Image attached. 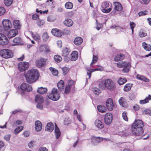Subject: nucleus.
I'll return each mask as SVG.
<instances>
[{
  "label": "nucleus",
  "mask_w": 151,
  "mask_h": 151,
  "mask_svg": "<svg viewBox=\"0 0 151 151\" xmlns=\"http://www.w3.org/2000/svg\"><path fill=\"white\" fill-rule=\"evenodd\" d=\"M143 123L141 120H137L135 121L132 125V133L135 136H140L138 138H142L144 135H142L144 131L143 128Z\"/></svg>",
  "instance_id": "1"
},
{
  "label": "nucleus",
  "mask_w": 151,
  "mask_h": 151,
  "mask_svg": "<svg viewBox=\"0 0 151 151\" xmlns=\"http://www.w3.org/2000/svg\"><path fill=\"white\" fill-rule=\"evenodd\" d=\"M40 74L36 69H32L28 70L25 75L26 81L29 83H32L39 79Z\"/></svg>",
  "instance_id": "2"
},
{
  "label": "nucleus",
  "mask_w": 151,
  "mask_h": 151,
  "mask_svg": "<svg viewBox=\"0 0 151 151\" xmlns=\"http://www.w3.org/2000/svg\"><path fill=\"white\" fill-rule=\"evenodd\" d=\"M0 55L4 58L7 59L12 58L13 53L9 49H4L0 50Z\"/></svg>",
  "instance_id": "3"
},
{
  "label": "nucleus",
  "mask_w": 151,
  "mask_h": 151,
  "mask_svg": "<svg viewBox=\"0 0 151 151\" xmlns=\"http://www.w3.org/2000/svg\"><path fill=\"white\" fill-rule=\"evenodd\" d=\"M105 88L110 91H113L115 88V85L113 81L109 79H106Z\"/></svg>",
  "instance_id": "4"
},
{
  "label": "nucleus",
  "mask_w": 151,
  "mask_h": 151,
  "mask_svg": "<svg viewBox=\"0 0 151 151\" xmlns=\"http://www.w3.org/2000/svg\"><path fill=\"white\" fill-rule=\"evenodd\" d=\"M20 88L22 91L21 93L22 96H23L24 94V91H29L32 90V87L30 85L25 83H23L21 85Z\"/></svg>",
  "instance_id": "5"
},
{
  "label": "nucleus",
  "mask_w": 151,
  "mask_h": 151,
  "mask_svg": "<svg viewBox=\"0 0 151 151\" xmlns=\"http://www.w3.org/2000/svg\"><path fill=\"white\" fill-rule=\"evenodd\" d=\"M29 66L28 62H21L18 64V68L21 72L24 71L28 69Z\"/></svg>",
  "instance_id": "6"
},
{
  "label": "nucleus",
  "mask_w": 151,
  "mask_h": 151,
  "mask_svg": "<svg viewBox=\"0 0 151 151\" xmlns=\"http://www.w3.org/2000/svg\"><path fill=\"white\" fill-rule=\"evenodd\" d=\"M2 22L3 28L5 30H8L10 29L12 26L11 22L9 19H4Z\"/></svg>",
  "instance_id": "7"
},
{
  "label": "nucleus",
  "mask_w": 151,
  "mask_h": 151,
  "mask_svg": "<svg viewBox=\"0 0 151 151\" xmlns=\"http://www.w3.org/2000/svg\"><path fill=\"white\" fill-rule=\"evenodd\" d=\"M9 43V40L7 37L4 34L0 33V45H4Z\"/></svg>",
  "instance_id": "8"
},
{
  "label": "nucleus",
  "mask_w": 151,
  "mask_h": 151,
  "mask_svg": "<svg viewBox=\"0 0 151 151\" xmlns=\"http://www.w3.org/2000/svg\"><path fill=\"white\" fill-rule=\"evenodd\" d=\"M109 3L108 1H105L103 3L101 6L102 7L103 9L102 12L105 13L109 12L111 11V8L106 9L109 7Z\"/></svg>",
  "instance_id": "9"
},
{
  "label": "nucleus",
  "mask_w": 151,
  "mask_h": 151,
  "mask_svg": "<svg viewBox=\"0 0 151 151\" xmlns=\"http://www.w3.org/2000/svg\"><path fill=\"white\" fill-rule=\"evenodd\" d=\"M104 122L107 125L110 124L112 122L113 117L111 114L107 113L106 114L104 117Z\"/></svg>",
  "instance_id": "10"
},
{
  "label": "nucleus",
  "mask_w": 151,
  "mask_h": 151,
  "mask_svg": "<svg viewBox=\"0 0 151 151\" xmlns=\"http://www.w3.org/2000/svg\"><path fill=\"white\" fill-rule=\"evenodd\" d=\"M57 95V88H52L51 93L47 96L49 99L54 101H57L56 98Z\"/></svg>",
  "instance_id": "11"
},
{
  "label": "nucleus",
  "mask_w": 151,
  "mask_h": 151,
  "mask_svg": "<svg viewBox=\"0 0 151 151\" xmlns=\"http://www.w3.org/2000/svg\"><path fill=\"white\" fill-rule=\"evenodd\" d=\"M103 139L102 137L93 136L91 138V144L93 145H97L99 143L101 142Z\"/></svg>",
  "instance_id": "12"
},
{
  "label": "nucleus",
  "mask_w": 151,
  "mask_h": 151,
  "mask_svg": "<svg viewBox=\"0 0 151 151\" xmlns=\"http://www.w3.org/2000/svg\"><path fill=\"white\" fill-rule=\"evenodd\" d=\"M107 108L110 111H112L114 108V105L111 99H108L106 102Z\"/></svg>",
  "instance_id": "13"
},
{
  "label": "nucleus",
  "mask_w": 151,
  "mask_h": 151,
  "mask_svg": "<svg viewBox=\"0 0 151 151\" xmlns=\"http://www.w3.org/2000/svg\"><path fill=\"white\" fill-rule=\"evenodd\" d=\"M18 31L16 29H13L10 30L7 34L9 38H11L16 36L18 34Z\"/></svg>",
  "instance_id": "14"
},
{
  "label": "nucleus",
  "mask_w": 151,
  "mask_h": 151,
  "mask_svg": "<svg viewBox=\"0 0 151 151\" xmlns=\"http://www.w3.org/2000/svg\"><path fill=\"white\" fill-rule=\"evenodd\" d=\"M54 128V126L52 122H48L47 123L45 126V129L48 132H51L53 131Z\"/></svg>",
  "instance_id": "15"
},
{
  "label": "nucleus",
  "mask_w": 151,
  "mask_h": 151,
  "mask_svg": "<svg viewBox=\"0 0 151 151\" xmlns=\"http://www.w3.org/2000/svg\"><path fill=\"white\" fill-rule=\"evenodd\" d=\"M106 80L99 79L97 82L99 88L102 89H105Z\"/></svg>",
  "instance_id": "16"
},
{
  "label": "nucleus",
  "mask_w": 151,
  "mask_h": 151,
  "mask_svg": "<svg viewBox=\"0 0 151 151\" xmlns=\"http://www.w3.org/2000/svg\"><path fill=\"white\" fill-rule=\"evenodd\" d=\"M22 41L21 39L19 37H16L14 39L12 42L14 43H11V45L14 46L17 45H21V42Z\"/></svg>",
  "instance_id": "17"
},
{
  "label": "nucleus",
  "mask_w": 151,
  "mask_h": 151,
  "mask_svg": "<svg viewBox=\"0 0 151 151\" xmlns=\"http://www.w3.org/2000/svg\"><path fill=\"white\" fill-rule=\"evenodd\" d=\"M116 65L118 67L120 68H123L125 67H127L129 65L131 66L130 63H127L124 61L118 62L117 63Z\"/></svg>",
  "instance_id": "18"
},
{
  "label": "nucleus",
  "mask_w": 151,
  "mask_h": 151,
  "mask_svg": "<svg viewBox=\"0 0 151 151\" xmlns=\"http://www.w3.org/2000/svg\"><path fill=\"white\" fill-rule=\"evenodd\" d=\"M114 9L117 11H121L122 10L123 7L122 4L118 2H115L114 3Z\"/></svg>",
  "instance_id": "19"
},
{
  "label": "nucleus",
  "mask_w": 151,
  "mask_h": 151,
  "mask_svg": "<svg viewBox=\"0 0 151 151\" xmlns=\"http://www.w3.org/2000/svg\"><path fill=\"white\" fill-rule=\"evenodd\" d=\"M35 129L36 131H40L42 129V125L41 122L39 121H37L35 122Z\"/></svg>",
  "instance_id": "20"
},
{
  "label": "nucleus",
  "mask_w": 151,
  "mask_h": 151,
  "mask_svg": "<svg viewBox=\"0 0 151 151\" xmlns=\"http://www.w3.org/2000/svg\"><path fill=\"white\" fill-rule=\"evenodd\" d=\"M73 21L70 19H66L63 22V23L66 26L68 27L71 26L73 24Z\"/></svg>",
  "instance_id": "21"
},
{
  "label": "nucleus",
  "mask_w": 151,
  "mask_h": 151,
  "mask_svg": "<svg viewBox=\"0 0 151 151\" xmlns=\"http://www.w3.org/2000/svg\"><path fill=\"white\" fill-rule=\"evenodd\" d=\"M95 125L97 128L101 129L104 127V125L101 121L98 119L95 120Z\"/></svg>",
  "instance_id": "22"
},
{
  "label": "nucleus",
  "mask_w": 151,
  "mask_h": 151,
  "mask_svg": "<svg viewBox=\"0 0 151 151\" xmlns=\"http://www.w3.org/2000/svg\"><path fill=\"white\" fill-rule=\"evenodd\" d=\"M125 57L124 55L122 54H119L114 58V60L116 62H118L123 59Z\"/></svg>",
  "instance_id": "23"
},
{
  "label": "nucleus",
  "mask_w": 151,
  "mask_h": 151,
  "mask_svg": "<svg viewBox=\"0 0 151 151\" xmlns=\"http://www.w3.org/2000/svg\"><path fill=\"white\" fill-rule=\"evenodd\" d=\"M78 54L76 51H73L71 54L70 60L72 61H75L78 58Z\"/></svg>",
  "instance_id": "24"
},
{
  "label": "nucleus",
  "mask_w": 151,
  "mask_h": 151,
  "mask_svg": "<svg viewBox=\"0 0 151 151\" xmlns=\"http://www.w3.org/2000/svg\"><path fill=\"white\" fill-rule=\"evenodd\" d=\"M151 100V96L149 94L144 100H141L139 103L140 104H143L148 102L149 100Z\"/></svg>",
  "instance_id": "25"
},
{
  "label": "nucleus",
  "mask_w": 151,
  "mask_h": 151,
  "mask_svg": "<svg viewBox=\"0 0 151 151\" xmlns=\"http://www.w3.org/2000/svg\"><path fill=\"white\" fill-rule=\"evenodd\" d=\"M87 69V74L88 76V78H90L91 76V73L93 71L96 70H100L99 68H96L95 69H91L89 67L86 68Z\"/></svg>",
  "instance_id": "26"
},
{
  "label": "nucleus",
  "mask_w": 151,
  "mask_h": 151,
  "mask_svg": "<svg viewBox=\"0 0 151 151\" xmlns=\"http://www.w3.org/2000/svg\"><path fill=\"white\" fill-rule=\"evenodd\" d=\"M35 102L37 103H42L43 101L42 96L40 95H36L35 97Z\"/></svg>",
  "instance_id": "27"
},
{
  "label": "nucleus",
  "mask_w": 151,
  "mask_h": 151,
  "mask_svg": "<svg viewBox=\"0 0 151 151\" xmlns=\"http://www.w3.org/2000/svg\"><path fill=\"white\" fill-rule=\"evenodd\" d=\"M136 78L139 80H142L147 82L149 81V80L148 78L142 75L137 74Z\"/></svg>",
  "instance_id": "28"
},
{
  "label": "nucleus",
  "mask_w": 151,
  "mask_h": 151,
  "mask_svg": "<svg viewBox=\"0 0 151 151\" xmlns=\"http://www.w3.org/2000/svg\"><path fill=\"white\" fill-rule=\"evenodd\" d=\"M13 24L14 27L17 29H19L21 27V25L19 20H14L13 21Z\"/></svg>",
  "instance_id": "29"
},
{
  "label": "nucleus",
  "mask_w": 151,
  "mask_h": 151,
  "mask_svg": "<svg viewBox=\"0 0 151 151\" xmlns=\"http://www.w3.org/2000/svg\"><path fill=\"white\" fill-rule=\"evenodd\" d=\"M82 42L83 39L81 37H77L74 41L75 44L77 45H80Z\"/></svg>",
  "instance_id": "30"
},
{
  "label": "nucleus",
  "mask_w": 151,
  "mask_h": 151,
  "mask_svg": "<svg viewBox=\"0 0 151 151\" xmlns=\"http://www.w3.org/2000/svg\"><path fill=\"white\" fill-rule=\"evenodd\" d=\"M64 86V82L63 80H60L59 82L57 83V87L60 91H62L63 89Z\"/></svg>",
  "instance_id": "31"
},
{
  "label": "nucleus",
  "mask_w": 151,
  "mask_h": 151,
  "mask_svg": "<svg viewBox=\"0 0 151 151\" xmlns=\"http://www.w3.org/2000/svg\"><path fill=\"white\" fill-rule=\"evenodd\" d=\"M47 89L46 88H43L40 87L38 88L37 90V92L38 93L41 94H43L47 92Z\"/></svg>",
  "instance_id": "32"
},
{
  "label": "nucleus",
  "mask_w": 151,
  "mask_h": 151,
  "mask_svg": "<svg viewBox=\"0 0 151 151\" xmlns=\"http://www.w3.org/2000/svg\"><path fill=\"white\" fill-rule=\"evenodd\" d=\"M142 46L144 49L146 51H150L151 50V45L149 44L143 42L142 44Z\"/></svg>",
  "instance_id": "33"
},
{
  "label": "nucleus",
  "mask_w": 151,
  "mask_h": 151,
  "mask_svg": "<svg viewBox=\"0 0 151 151\" xmlns=\"http://www.w3.org/2000/svg\"><path fill=\"white\" fill-rule=\"evenodd\" d=\"M97 109L99 112L101 113H104L105 112L106 110L105 107L101 105H98L97 106Z\"/></svg>",
  "instance_id": "34"
},
{
  "label": "nucleus",
  "mask_w": 151,
  "mask_h": 151,
  "mask_svg": "<svg viewBox=\"0 0 151 151\" xmlns=\"http://www.w3.org/2000/svg\"><path fill=\"white\" fill-rule=\"evenodd\" d=\"M127 81V79L125 78H120L118 80L117 82L120 85H122L126 83Z\"/></svg>",
  "instance_id": "35"
},
{
  "label": "nucleus",
  "mask_w": 151,
  "mask_h": 151,
  "mask_svg": "<svg viewBox=\"0 0 151 151\" xmlns=\"http://www.w3.org/2000/svg\"><path fill=\"white\" fill-rule=\"evenodd\" d=\"M130 133V132H128L126 131H123L120 132L119 134L120 136L122 137H126L129 135Z\"/></svg>",
  "instance_id": "36"
},
{
  "label": "nucleus",
  "mask_w": 151,
  "mask_h": 151,
  "mask_svg": "<svg viewBox=\"0 0 151 151\" xmlns=\"http://www.w3.org/2000/svg\"><path fill=\"white\" fill-rule=\"evenodd\" d=\"M125 99L123 97H121L119 100V102L120 105L122 107H124L125 106Z\"/></svg>",
  "instance_id": "37"
},
{
  "label": "nucleus",
  "mask_w": 151,
  "mask_h": 151,
  "mask_svg": "<svg viewBox=\"0 0 151 151\" xmlns=\"http://www.w3.org/2000/svg\"><path fill=\"white\" fill-rule=\"evenodd\" d=\"M98 59V57L97 56L93 55V59L92 62L90 64V66L91 67H93V64L94 63H95L97 61Z\"/></svg>",
  "instance_id": "38"
},
{
  "label": "nucleus",
  "mask_w": 151,
  "mask_h": 151,
  "mask_svg": "<svg viewBox=\"0 0 151 151\" xmlns=\"http://www.w3.org/2000/svg\"><path fill=\"white\" fill-rule=\"evenodd\" d=\"M92 91L95 94L97 95H98L101 92L100 90L96 87L93 88L92 89Z\"/></svg>",
  "instance_id": "39"
},
{
  "label": "nucleus",
  "mask_w": 151,
  "mask_h": 151,
  "mask_svg": "<svg viewBox=\"0 0 151 151\" xmlns=\"http://www.w3.org/2000/svg\"><path fill=\"white\" fill-rule=\"evenodd\" d=\"M131 85L130 83L127 84L124 87V91L126 92L129 91L131 89Z\"/></svg>",
  "instance_id": "40"
},
{
  "label": "nucleus",
  "mask_w": 151,
  "mask_h": 151,
  "mask_svg": "<svg viewBox=\"0 0 151 151\" xmlns=\"http://www.w3.org/2000/svg\"><path fill=\"white\" fill-rule=\"evenodd\" d=\"M23 127L20 126L17 128L14 131V133L15 134H17L23 129Z\"/></svg>",
  "instance_id": "41"
},
{
  "label": "nucleus",
  "mask_w": 151,
  "mask_h": 151,
  "mask_svg": "<svg viewBox=\"0 0 151 151\" xmlns=\"http://www.w3.org/2000/svg\"><path fill=\"white\" fill-rule=\"evenodd\" d=\"M65 7L68 9H70L73 7V5L72 3L68 2L65 3Z\"/></svg>",
  "instance_id": "42"
},
{
  "label": "nucleus",
  "mask_w": 151,
  "mask_h": 151,
  "mask_svg": "<svg viewBox=\"0 0 151 151\" xmlns=\"http://www.w3.org/2000/svg\"><path fill=\"white\" fill-rule=\"evenodd\" d=\"M42 37L43 40L44 42L47 41L49 38V37L47 32L43 33Z\"/></svg>",
  "instance_id": "43"
},
{
  "label": "nucleus",
  "mask_w": 151,
  "mask_h": 151,
  "mask_svg": "<svg viewBox=\"0 0 151 151\" xmlns=\"http://www.w3.org/2000/svg\"><path fill=\"white\" fill-rule=\"evenodd\" d=\"M13 0H5L4 4L7 6H10L12 3Z\"/></svg>",
  "instance_id": "44"
},
{
  "label": "nucleus",
  "mask_w": 151,
  "mask_h": 151,
  "mask_svg": "<svg viewBox=\"0 0 151 151\" xmlns=\"http://www.w3.org/2000/svg\"><path fill=\"white\" fill-rule=\"evenodd\" d=\"M131 66L129 65L127 67H125L123 68L122 70V71L123 73H128L131 67Z\"/></svg>",
  "instance_id": "45"
},
{
  "label": "nucleus",
  "mask_w": 151,
  "mask_h": 151,
  "mask_svg": "<svg viewBox=\"0 0 151 151\" xmlns=\"http://www.w3.org/2000/svg\"><path fill=\"white\" fill-rule=\"evenodd\" d=\"M42 64L39 60H37L35 62L36 65L39 68H41L44 66Z\"/></svg>",
  "instance_id": "46"
},
{
  "label": "nucleus",
  "mask_w": 151,
  "mask_h": 151,
  "mask_svg": "<svg viewBox=\"0 0 151 151\" xmlns=\"http://www.w3.org/2000/svg\"><path fill=\"white\" fill-rule=\"evenodd\" d=\"M64 124L65 125H68L71 124L70 119L69 118H66L64 121Z\"/></svg>",
  "instance_id": "47"
},
{
  "label": "nucleus",
  "mask_w": 151,
  "mask_h": 151,
  "mask_svg": "<svg viewBox=\"0 0 151 151\" xmlns=\"http://www.w3.org/2000/svg\"><path fill=\"white\" fill-rule=\"evenodd\" d=\"M129 25L132 30V33L133 34L134 32V28L135 27L136 24L133 22H129Z\"/></svg>",
  "instance_id": "48"
},
{
  "label": "nucleus",
  "mask_w": 151,
  "mask_h": 151,
  "mask_svg": "<svg viewBox=\"0 0 151 151\" xmlns=\"http://www.w3.org/2000/svg\"><path fill=\"white\" fill-rule=\"evenodd\" d=\"M69 49L67 47L65 48L63 50V54L65 56H66L69 54Z\"/></svg>",
  "instance_id": "49"
},
{
  "label": "nucleus",
  "mask_w": 151,
  "mask_h": 151,
  "mask_svg": "<svg viewBox=\"0 0 151 151\" xmlns=\"http://www.w3.org/2000/svg\"><path fill=\"white\" fill-rule=\"evenodd\" d=\"M49 69L50 71H51L52 74L55 76H57V70H55L54 68L52 67H50L49 68Z\"/></svg>",
  "instance_id": "50"
},
{
  "label": "nucleus",
  "mask_w": 151,
  "mask_h": 151,
  "mask_svg": "<svg viewBox=\"0 0 151 151\" xmlns=\"http://www.w3.org/2000/svg\"><path fill=\"white\" fill-rule=\"evenodd\" d=\"M142 113L144 114H148L151 115V110L149 109H145L142 111Z\"/></svg>",
  "instance_id": "51"
},
{
  "label": "nucleus",
  "mask_w": 151,
  "mask_h": 151,
  "mask_svg": "<svg viewBox=\"0 0 151 151\" xmlns=\"http://www.w3.org/2000/svg\"><path fill=\"white\" fill-rule=\"evenodd\" d=\"M45 21L43 20H39L37 22V24L38 26L40 27L43 25L45 23Z\"/></svg>",
  "instance_id": "52"
},
{
  "label": "nucleus",
  "mask_w": 151,
  "mask_h": 151,
  "mask_svg": "<svg viewBox=\"0 0 151 151\" xmlns=\"http://www.w3.org/2000/svg\"><path fill=\"white\" fill-rule=\"evenodd\" d=\"M32 35L33 38L35 40L38 41L40 39L39 36L37 34H36L34 35L33 33H32Z\"/></svg>",
  "instance_id": "53"
},
{
  "label": "nucleus",
  "mask_w": 151,
  "mask_h": 151,
  "mask_svg": "<svg viewBox=\"0 0 151 151\" xmlns=\"http://www.w3.org/2000/svg\"><path fill=\"white\" fill-rule=\"evenodd\" d=\"M36 12H37L40 13L41 14H42V13L45 14V13L47 14V13L48 10H45V11H42L41 10H39L38 9H36Z\"/></svg>",
  "instance_id": "54"
},
{
  "label": "nucleus",
  "mask_w": 151,
  "mask_h": 151,
  "mask_svg": "<svg viewBox=\"0 0 151 151\" xmlns=\"http://www.w3.org/2000/svg\"><path fill=\"white\" fill-rule=\"evenodd\" d=\"M62 69L63 70L64 75H66L69 70L68 68L67 67H63L62 68Z\"/></svg>",
  "instance_id": "55"
},
{
  "label": "nucleus",
  "mask_w": 151,
  "mask_h": 151,
  "mask_svg": "<svg viewBox=\"0 0 151 151\" xmlns=\"http://www.w3.org/2000/svg\"><path fill=\"white\" fill-rule=\"evenodd\" d=\"M122 116L123 119L127 121L128 120V118L126 114V112H123L122 113Z\"/></svg>",
  "instance_id": "56"
},
{
  "label": "nucleus",
  "mask_w": 151,
  "mask_h": 151,
  "mask_svg": "<svg viewBox=\"0 0 151 151\" xmlns=\"http://www.w3.org/2000/svg\"><path fill=\"white\" fill-rule=\"evenodd\" d=\"M70 87L68 86H67L65 89V93L66 94L68 93L70 91Z\"/></svg>",
  "instance_id": "57"
},
{
  "label": "nucleus",
  "mask_w": 151,
  "mask_h": 151,
  "mask_svg": "<svg viewBox=\"0 0 151 151\" xmlns=\"http://www.w3.org/2000/svg\"><path fill=\"white\" fill-rule=\"evenodd\" d=\"M5 12V10L4 8L2 7H0V16L3 15Z\"/></svg>",
  "instance_id": "58"
},
{
  "label": "nucleus",
  "mask_w": 151,
  "mask_h": 151,
  "mask_svg": "<svg viewBox=\"0 0 151 151\" xmlns=\"http://www.w3.org/2000/svg\"><path fill=\"white\" fill-rule=\"evenodd\" d=\"M148 13V12L146 11H142L139 12L138 13V14L139 16H144L147 14Z\"/></svg>",
  "instance_id": "59"
},
{
  "label": "nucleus",
  "mask_w": 151,
  "mask_h": 151,
  "mask_svg": "<svg viewBox=\"0 0 151 151\" xmlns=\"http://www.w3.org/2000/svg\"><path fill=\"white\" fill-rule=\"evenodd\" d=\"M39 60L42 63H43V64L44 66L46 63V62L47 60L46 59H44V58H41Z\"/></svg>",
  "instance_id": "60"
},
{
  "label": "nucleus",
  "mask_w": 151,
  "mask_h": 151,
  "mask_svg": "<svg viewBox=\"0 0 151 151\" xmlns=\"http://www.w3.org/2000/svg\"><path fill=\"white\" fill-rule=\"evenodd\" d=\"M46 47V45H43L40 46L39 49L41 52H43L45 51V47Z\"/></svg>",
  "instance_id": "61"
},
{
  "label": "nucleus",
  "mask_w": 151,
  "mask_h": 151,
  "mask_svg": "<svg viewBox=\"0 0 151 151\" xmlns=\"http://www.w3.org/2000/svg\"><path fill=\"white\" fill-rule=\"evenodd\" d=\"M51 32L53 35L57 36V29H53L52 30Z\"/></svg>",
  "instance_id": "62"
},
{
  "label": "nucleus",
  "mask_w": 151,
  "mask_h": 151,
  "mask_svg": "<svg viewBox=\"0 0 151 151\" xmlns=\"http://www.w3.org/2000/svg\"><path fill=\"white\" fill-rule=\"evenodd\" d=\"M63 34V32L62 31L57 29V37H61Z\"/></svg>",
  "instance_id": "63"
},
{
  "label": "nucleus",
  "mask_w": 151,
  "mask_h": 151,
  "mask_svg": "<svg viewBox=\"0 0 151 151\" xmlns=\"http://www.w3.org/2000/svg\"><path fill=\"white\" fill-rule=\"evenodd\" d=\"M139 108L140 107L137 104H135L133 106V109L135 111H138Z\"/></svg>",
  "instance_id": "64"
}]
</instances>
